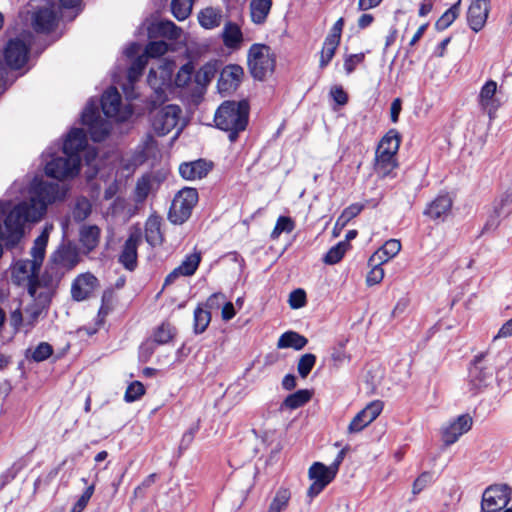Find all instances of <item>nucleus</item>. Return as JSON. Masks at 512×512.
<instances>
[{
	"label": "nucleus",
	"instance_id": "obj_3",
	"mask_svg": "<svg viewBox=\"0 0 512 512\" xmlns=\"http://www.w3.org/2000/svg\"><path fill=\"white\" fill-rule=\"evenodd\" d=\"M250 105L245 99L226 100L220 104L214 115L215 127L228 133L231 143L237 141L239 134L246 130L249 122Z\"/></svg>",
	"mask_w": 512,
	"mask_h": 512
},
{
	"label": "nucleus",
	"instance_id": "obj_38",
	"mask_svg": "<svg viewBox=\"0 0 512 512\" xmlns=\"http://www.w3.org/2000/svg\"><path fill=\"white\" fill-rule=\"evenodd\" d=\"M219 69L218 61H209L204 64L195 74V81L200 85H207L215 77Z\"/></svg>",
	"mask_w": 512,
	"mask_h": 512
},
{
	"label": "nucleus",
	"instance_id": "obj_17",
	"mask_svg": "<svg viewBox=\"0 0 512 512\" xmlns=\"http://www.w3.org/2000/svg\"><path fill=\"white\" fill-rule=\"evenodd\" d=\"M453 206V199L448 193H440L435 199L429 202L423 214L433 221H445L450 215Z\"/></svg>",
	"mask_w": 512,
	"mask_h": 512
},
{
	"label": "nucleus",
	"instance_id": "obj_29",
	"mask_svg": "<svg viewBox=\"0 0 512 512\" xmlns=\"http://www.w3.org/2000/svg\"><path fill=\"white\" fill-rule=\"evenodd\" d=\"M48 244V233L43 231L33 243L31 248V256H32V265L34 269H40L45 257L46 247Z\"/></svg>",
	"mask_w": 512,
	"mask_h": 512
},
{
	"label": "nucleus",
	"instance_id": "obj_56",
	"mask_svg": "<svg viewBox=\"0 0 512 512\" xmlns=\"http://www.w3.org/2000/svg\"><path fill=\"white\" fill-rule=\"evenodd\" d=\"M193 73H194V67L192 64L187 63V64L183 65L179 69V71L175 77V84L178 87H185L191 81Z\"/></svg>",
	"mask_w": 512,
	"mask_h": 512
},
{
	"label": "nucleus",
	"instance_id": "obj_26",
	"mask_svg": "<svg viewBox=\"0 0 512 512\" xmlns=\"http://www.w3.org/2000/svg\"><path fill=\"white\" fill-rule=\"evenodd\" d=\"M308 343V339L295 331H286L278 339L279 349L293 348L296 351L302 350Z\"/></svg>",
	"mask_w": 512,
	"mask_h": 512
},
{
	"label": "nucleus",
	"instance_id": "obj_52",
	"mask_svg": "<svg viewBox=\"0 0 512 512\" xmlns=\"http://www.w3.org/2000/svg\"><path fill=\"white\" fill-rule=\"evenodd\" d=\"M316 361L317 357L312 353H306L300 357L297 365V371L301 378L304 379L310 374L316 364Z\"/></svg>",
	"mask_w": 512,
	"mask_h": 512
},
{
	"label": "nucleus",
	"instance_id": "obj_1",
	"mask_svg": "<svg viewBox=\"0 0 512 512\" xmlns=\"http://www.w3.org/2000/svg\"><path fill=\"white\" fill-rule=\"evenodd\" d=\"M31 197L21 201L8 212L10 201L0 200V216L5 215L4 226L8 231L7 246H17L24 235L26 222H38L45 215L49 204L62 200L65 192L58 183L44 181L35 177L30 187Z\"/></svg>",
	"mask_w": 512,
	"mask_h": 512
},
{
	"label": "nucleus",
	"instance_id": "obj_64",
	"mask_svg": "<svg viewBox=\"0 0 512 512\" xmlns=\"http://www.w3.org/2000/svg\"><path fill=\"white\" fill-rule=\"evenodd\" d=\"M226 301V296L222 292H216L210 295L206 302L202 304L205 310H218Z\"/></svg>",
	"mask_w": 512,
	"mask_h": 512
},
{
	"label": "nucleus",
	"instance_id": "obj_51",
	"mask_svg": "<svg viewBox=\"0 0 512 512\" xmlns=\"http://www.w3.org/2000/svg\"><path fill=\"white\" fill-rule=\"evenodd\" d=\"M168 51V44L164 40L150 41L145 47L144 56L146 58H158Z\"/></svg>",
	"mask_w": 512,
	"mask_h": 512
},
{
	"label": "nucleus",
	"instance_id": "obj_2",
	"mask_svg": "<svg viewBox=\"0 0 512 512\" xmlns=\"http://www.w3.org/2000/svg\"><path fill=\"white\" fill-rule=\"evenodd\" d=\"M87 146V135L83 128L73 127L67 133L62 145L64 156H53L46 163L45 173L56 180L73 178L80 171V152Z\"/></svg>",
	"mask_w": 512,
	"mask_h": 512
},
{
	"label": "nucleus",
	"instance_id": "obj_31",
	"mask_svg": "<svg viewBox=\"0 0 512 512\" xmlns=\"http://www.w3.org/2000/svg\"><path fill=\"white\" fill-rule=\"evenodd\" d=\"M401 249V243L399 240L390 239L384 243L372 256L371 262L379 260L383 263H387L391 258L395 257Z\"/></svg>",
	"mask_w": 512,
	"mask_h": 512
},
{
	"label": "nucleus",
	"instance_id": "obj_32",
	"mask_svg": "<svg viewBox=\"0 0 512 512\" xmlns=\"http://www.w3.org/2000/svg\"><path fill=\"white\" fill-rule=\"evenodd\" d=\"M222 14L220 9L206 7L198 14L199 24L205 29H214L221 24Z\"/></svg>",
	"mask_w": 512,
	"mask_h": 512
},
{
	"label": "nucleus",
	"instance_id": "obj_53",
	"mask_svg": "<svg viewBox=\"0 0 512 512\" xmlns=\"http://www.w3.org/2000/svg\"><path fill=\"white\" fill-rule=\"evenodd\" d=\"M91 214V204L86 199L83 198L78 200L72 210V217L75 222L80 223L89 217Z\"/></svg>",
	"mask_w": 512,
	"mask_h": 512
},
{
	"label": "nucleus",
	"instance_id": "obj_35",
	"mask_svg": "<svg viewBox=\"0 0 512 512\" xmlns=\"http://www.w3.org/2000/svg\"><path fill=\"white\" fill-rule=\"evenodd\" d=\"M461 1L458 0L455 2L449 9H447L440 18L435 22V29L438 32H442L446 30L448 27L452 25V23L459 17L460 15V6Z\"/></svg>",
	"mask_w": 512,
	"mask_h": 512
},
{
	"label": "nucleus",
	"instance_id": "obj_19",
	"mask_svg": "<svg viewBox=\"0 0 512 512\" xmlns=\"http://www.w3.org/2000/svg\"><path fill=\"white\" fill-rule=\"evenodd\" d=\"M473 424L469 414L459 415L442 429V440L446 446L454 444L461 435L468 432Z\"/></svg>",
	"mask_w": 512,
	"mask_h": 512
},
{
	"label": "nucleus",
	"instance_id": "obj_27",
	"mask_svg": "<svg viewBox=\"0 0 512 512\" xmlns=\"http://www.w3.org/2000/svg\"><path fill=\"white\" fill-rule=\"evenodd\" d=\"M376 169L383 174L388 176L393 169L398 166L396 160V154L387 150H376Z\"/></svg>",
	"mask_w": 512,
	"mask_h": 512
},
{
	"label": "nucleus",
	"instance_id": "obj_47",
	"mask_svg": "<svg viewBox=\"0 0 512 512\" xmlns=\"http://www.w3.org/2000/svg\"><path fill=\"white\" fill-rule=\"evenodd\" d=\"M384 263L375 260V262H371V257L368 260V266L371 267V270L368 272L366 276V284L368 286H373L376 284H379L383 278H384V269L382 268V265Z\"/></svg>",
	"mask_w": 512,
	"mask_h": 512
},
{
	"label": "nucleus",
	"instance_id": "obj_43",
	"mask_svg": "<svg viewBox=\"0 0 512 512\" xmlns=\"http://www.w3.org/2000/svg\"><path fill=\"white\" fill-rule=\"evenodd\" d=\"M290 498L291 493L289 489L280 487L270 503L268 512H281L288 506Z\"/></svg>",
	"mask_w": 512,
	"mask_h": 512
},
{
	"label": "nucleus",
	"instance_id": "obj_54",
	"mask_svg": "<svg viewBox=\"0 0 512 512\" xmlns=\"http://www.w3.org/2000/svg\"><path fill=\"white\" fill-rule=\"evenodd\" d=\"M145 394V387L140 381L131 382L124 394V400L132 403L139 400Z\"/></svg>",
	"mask_w": 512,
	"mask_h": 512
},
{
	"label": "nucleus",
	"instance_id": "obj_16",
	"mask_svg": "<svg viewBox=\"0 0 512 512\" xmlns=\"http://www.w3.org/2000/svg\"><path fill=\"white\" fill-rule=\"evenodd\" d=\"M491 0H473L466 13L467 24L474 32L481 31L490 12Z\"/></svg>",
	"mask_w": 512,
	"mask_h": 512
},
{
	"label": "nucleus",
	"instance_id": "obj_15",
	"mask_svg": "<svg viewBox=\"0 0 512 512\" xmlns=\"http://www.w3.org/2000/svg\"><path fill=\"white\" fill-rule=\"evenodd\" d=\"M308 474L313 481L307 491L310 498L318 496L334 480L328 472V467L321 462H314L310 466Z\"/></svg>",
	"mask_w": 512,
	"mask_h": 512
},
{
	"label": "nucleus",
	"instance_id": "obj_57",
	"mask_svg": "<svg viewBox=\"0 0 512 512\" xmlns=\"http://www.w3.org/2000/svg\"><path fill=\"white\" fill-rule=\"evenodd\" d=\"M509 212L503 213L499 209H496V207L493 206L492 213L488 216L483 229L482 233H487L491 231H495L498 226L500 225V218L502 215H508Z\"/></svg>",
	"mask_w": 512,
	"mask_h": 512
},
{
	"label": "nucleus",
	"instance_id": "obj_25",
	"mask_svg": "<svg viewBox=\"0 0 512 512\" xmlns=\"http://www.w3.org/2000/svg\"><path fill=\"white\" fill-rule=\"evenodd\" d=\"M101 230L96 225L83 226L80 230V243L85 249V253L92 252L99 243Z\"/></svg>",
	"mask_w": 512,
	"mask_h": 512
},
{
	"label": "nucleus",
	"instance_id": "obj_5",
	"mask_svg": "<svg viewBox=\"0 0 512 512\" xmlns=\"http://www.w3.org/2000/svg\"><path fill=\"white\" fill-rule=\"evenodd\" d=\"M199 196L196 188L184 187L175 196L168 213V220L175 225H182L192 214L198 203Z\"/></svg>",
	"mask_w": 512,
	"mask_h": 512
},
{
	"label": "nucleus",
	"instance_id": "obj_24",
	"mask_svg": "<svg viewBox=\"0 0 512 512\" xmlns=\"http://www.w3.org/2000/svg\"><path fill=\"white\" fill-rule=\"evenodd\" d=\"M222 39L227 48L232 50L239 49L243 42V33L238 24L228 21L224 25Z\"/></svg>",
	"mask_w": 512,
	"mask_h": 512
},
{
	"label": "nucleus",
	"instance_id": "obj_23",
	"mask_svg": "<svg viewBox=\"0 0 512 512\" xmlns=\"http://www.w3.org/2000/svg\"><path fill=\"white\" fill-rule=\"evenodd\" d=\"M102 112L107 118H115L120 112L122 98L117 88L110 86L100 100Z\"/></svg>",
	"mask_w": 512,
	"mask_h": 512
},
{
	"label": "nucleus",
	"instance_id": "obj_40",
	"mask_svg": "<svg viewBox=\"0 0 512 512\" xmlns=\"http://www.w3.org/2000/svg\"><path fill=\"white\" fill-rule=\"evenodd\" d=\"M211 321V312L205 310L201 304H199L194 310V324L193 330L195 334L203 333Z\"/></svg>",
	"mask_w": 512,
	"mask_h": 512
},
{
	"label": "nucleus",
	"instance_id": "obj_58",
	"mask_svg": "<svg viewBox=\"0 0 512 512\" xmlns=\"http://www.w3.org/2000/svg\"><path fill=\"white\" fill-rule=\"evenodd\" d=\"M288 303L292 309H300L307 304V295L304 289H294L288 299Z\"/></svg>",
	"mask_w": 512,
	"mask_h": 512
},
{
	"label": "nucleus",
	"instance_id": "obj_49",
	"mask_svg": "<svg viewBox=\"0 0 512 512\" xmlns=\"http://www.w3.org/2000/svg\"><path fill=\"white\" fill-rule=\"evenodd\" d=\"M339 44V42L325 38L319 62L321 69H324L331 62Z\"/></svg>",
	"mask_w": 512,
	"mask_h": 512
},
{
	"label": "nucleus",
	"instance_id": "obj_28",
	"mask_svg": "<svg viewBox=\"0 0 512 512\" xmlns=\"http://www.w3.org/2000/svg\"><path fill=\"white\" fill-rule=\"evenodd\" d=\"M312 398V392L308 389H300L294 393L289 394L281 403L280 409L295 410L310 401Z\"/></svg>",
	"mask_w": 512,
	"mask_h": 512
},
{
	"label": "nucleus",
	"instance_id": "obj_37",
	"mask_svg": "<svg viewBox=\"0 0 512 512\" xmlns=\"http://www.w3.org/2000/svg\"><path fill=\"white\" fill-rule=\"evenodd\" d=\"M401 135L396 129H390L380 140L376 150H387L397 153L400 147Z\"/></svg>",
	"mask_w": 512,
	"mask_h": 512
},
{
	"label": "nucleus",
	"instance_id": "obj_22",
	"mask_svg": "<svg viewBox=\"0 0 512 512\" xmlns=\"http://www.w3.org/2000/svg\"><path fill=\"white\" fill-rule=\"evenodd\" d=\"M213 163L206 159H197L191 162H183L179 166V174L185 180L202 179L212 170Z\"/></svg>",
	"mask_w": 512,
	"mask_h": 512
},
{
	"label": "nucleus",
	"instance_id": "obj_63",
	"mask_svg": "<svg viewBox=\"0 0 512 512\" xmlns=\"http://www.w3.org/2000/svg\"><path fill=\"white\" fill-rule=\"evenodd\" d=\"M364 59H365V53H363V52L347 55L344 59L345 72L348 75L353 73L355 71L357 65L364 62Z\"/></svg>",
	"mask_w": 512,
	"mask_h": 512
},
{
	"label": "nucleus",
	"instance_id": "obj_50",
	"mask_svg": "<svg viewBox=\"0 0 512 512\" xmlns=\"http://www.w3.org/2000/svg\"><path fill=\"white\" fill-rule=\"evenodd\" d=\"M294 228L295 223L291 217L279 216V218L276 221V225L271 232L270 238L272 240H276L283 232L290 233L294 230Z\"/></svg>",
	"mask_w": 512,
	"mask_h": 512
},
{
	"label": "nucleus",
	"instance_id": "obj_34",
	"mask_svg": "<svg viewBox=\"0 0 512 512\" xmlns=\"http://www.w3.org/2000/svg\"><path fill=\"white\" fill-rule=\"evenodd\" d=\"M272 0H252L251 19L255 24H263L271 10Z\"/></svg>",
	"mask_w": 512,
	"mask_h": 512
},
{
	"label": "nucleus",
	"instance_id": "obj_36",
	"mask_svg": "<svg viewBox=\"0 0 512 512\" xmlns=\"http://www.w3.org/2000/svg\"><path fill=\"white\" fill-rule=\"evenodd\" d=\"M177 334V329L170 322L164 321L153 332V340L158 345L169 343Z\"/></svg>",
	"mask_w": 512,
	"mask_h": 512
},
{
	"label": "nucleus",
	"instance_id": "obj_48",
	"mask_svg": "<svg viewBox=\"0 0 512 512\" xmlns=\"http://www.w3.org/2000/svg\"><path fill=\"white\" fill-rule=\"evenodd\" d=\"M62 274L58 271V269L53 265L48 266L43 274L41 275V284L42 287L47 289H52L57 287L60 282Z\"/></svg>",
	"mask_w": 512,
	"mask_h": 512
},
{
	"label": "nucleus",
	"instance_id": "obj_6",
	"mask_svg": "<svg viewBox=\"0 0 512 512\" xmlns=\"http://www.w3.org/2000/svg\"><path fill=\"white\" fill-rule=\"evenodd\" d=\"M80 121L88 127L90 138L93 142H102L110 134V125L101 118L98 101L90 98L84 107Z\"/></svg>",
	"mask_w": 512,
	"mask_h": 512
},
{
	"label": "nucleus",
	"instance_id": "obj_61",
	"mask_svg": "<svg viewBox=\"0 0 512 512\" xmlns=\"http://www.w3.org/2000/svg\"><path fill=\"white\" fill-rule=\"evenodd\" d=\"M433 481V474L431 472L425 471L421 473L414 481L412 492L414 495L419 494L423 491L430 483Z\"/></svg>",
	"mask_w": 512,
	"mask_h": 512
},
{
	"label": "nucleus",
	"instance_id": "obj_18",
	"mask_svg": "<svg viewBox=\"0 0 512 512\" xmlns=\"http://www.w3.org/2000/svg\"><path fill=\"white\" fill-rule=\"evenodd\" d=\"M497 83L494 80H488L481 87L478 95V104L481 110L488 114L490 119L495 117V114L501 106L500 100L496 96Z\"/></svg>",
	"mask_w": 512,
	"mask_h": 512
},
{
	"label": "nucleus",
	"instance_id": "obj_62",
	"mask_svg": "<svg viewBox=\"0 0 512 512\" xmlns=\"http://www.w3.org/2000/svg\"><path fill=\"white\" fill-rule=\"evenodd\" d=\"M146 64L147 58L144 55L136 57L128 69L129 79L132 80L139 77L142 74L143 70L145 69Z\"/></svg>",
	"mask_w": 512,
	"mask_h": 512
},
{
	"label": "nucleus",
	"instance_id": "obj_30",
	"mask_svg": "<svg viewBox=\"0 0 512 512\" xmlns=\"http://www.w3.org/2000/svg\"><path fill=\"white\" fill-rule=\"evenodd\" d=\"M149 37L162 36L175 40L179 37V28L172 21H159L148 29Z\"/></svg>",
	"mask_w": 512,
	"mask_h": 512
},
{
	"label": "nucleus",
	"instance_id": "obj_46",
	"mask_svg": "<svg viewBox=\"0 0 512 512\" xmlns=\"http://www.w3.org/2000/svg\"><path fill=\"white\" fill-rule=\"evenodd\" d=\"M29 352L30 349L26 351V358L39 363L47 360L53 354L54 349L48 342H40L30 356L28 354Z\"/></svg>",
	"mask_w": 512,
	"mask_h": 512
},
{
	"label": "nucleus",
	"instance_id": "obj_12",
	"mask_svg": "<svg viewBox=\"0 0 512 512\" xmlns=\"http://www.w3.org/2000/svg\"><path fill=\"white\" fill-rule=\"evenodd\" d=\"M56 4L53 0L39 7L32 15V27L37 33H51L57 26Z\"/></svg>",
	"mask_w": 512,
	"mask_h": 512
},
{
	"label": "nucleus",
	"instance_id": "obj_59",
	"mask_svg": "<svg viewBox=\"0 0 512 512\" xmlns=\"http://www.w3.org/2000/svg\"><path fill=\"white\" fill-rule=\"evenodd\" d=\"M345 342H340L338 348H334L331 353V360L336 368L342 366L345 362H349L351 357L345 351Z\"/></svg>",
	"mask_w": 512,
	"mask_h": 512
},
{
	"label": "nucleus",
	"instance_id": "obj_42",
	"mask_svg": "<svg viewBox=\"0 0 512 512\" xmlns=\"http://www.w3.org/2000/svg\"><path fill=\"white\" fill-rule=\"evenodd\" d=\"M350 247V244L346 241H340L333 247H331L328 252L323 257L324 263L328 265H333L338 263L343 256L345 255L347 249Z\"/></svg>",
	"mask_w": 512,
	"mask_h": 512
},
{
	"label": "nucleus",
	"instance_id": "obj_60",
	"mask_svg": "<svg viewBox=\"0 0 512 512\" xmlns=\"http://www.w3.org/2000/svg\"><path fill=\"white\" fill-rule=\"evenodd\" d=\"M156 342L154 340H147L139 347L138 358L141 363H147L156 349Z\"/></svg>",
	"mask_w": 512,
	"mask_h": 512
},
{
	"label": "nucleus",
	"instance_id": "obj_13",
	"mask_svg": "<svg viewBox=\"0 0 512 512\" xmlns=\"http://www.w3.org/2000/svg\"><path fill=\"white\" fill-rule=\"evenodd\" d=\"M141 241L142 234L141 231L137 229L129 234L123 245L118 261L123 265L125 269L129 271H134L137 267V251Z\"/></svg>",
	"mask_w": 512,
	"mask_h": 512
},
{
	"label": "nucleus",
	"instance_id": "obj_21",
	"mask_svg": "<svg viewBox=\"0 0 512 512\" xmlns=\"http://www.w3.org/2000/svg\"><path fill=\"white\" fill-rule=\"evenodd\" d=\"M99 281L92 273L87 272L77 276L71 286V296L75 301H84L90 297Z\"/></svg>",
	"mask_w": 512,
	"mask_h": 512
},
{
	"label": "nucleus",
	"instance_id": "obj_4",
	"mask_svg": "<svg viewBox=\"0 0 512 512\" xmlns=\"http://www.w3.org/2000/svg\"><path fill=\"white\" fill-rule=\"evenodd\" d=\"M266 44L255 43L248 50L247 63L251 76L258 81H264L267 75L274 72L276 59L270 53Z\"/></svg>",
	"mask_w": 512,
	"mask_h": 512
},
{
	"label": "nucleus",
	"instance_id": "obj_7",
	"mask_svg": "<svg viewBox=\"0 0 512 512\" xmlns=\"http://www.w3.org/2000/svg\"><path fill=\"white\" fill-rule=\"evenodd\" d=\"M489 352L477 354L470 362L468 368V383L473 394L488 386L494 374V367L488 361Z\"/></svg>",
	"mask_w": 512,
	"mask_h": 512
},
{
	"label": "nucleus",
	"instance_id": "obj_10",
	"mask_svg": "<svg viewBox=\"0 0 512 512\" xmlns=\"http://www.w3.org/2000/svg\"><path fill=\"white\" fill-rule=\"evenodd\" d=\"M30 45L22 38L15 37L8 40L3 51L4 70L10 68L18 70L22 68L28 61Z\"/></svg>",
	"mask_w": 512,
	"mask_h": 512
},
{
	"label": "nucleus",
	"instance_id": "obj_20",
	"mask_svg": "<svg viewBox=\"0 0 512 512\" xmlns=\"http://www.w3.org/2000/svg\"><path fill=\"white\" fill-rule=\"evenodd\" d=\"M50 261L54 265L72 270L80 261L79 249L72 242L61 244L51 255Z\"/></svg>",
	"mask_w": 512,
	"mask_h": 512
},
{
	"label": "nucleus",
	"instance_id": "obj_44",
	"mask_svg": "<svg viewBox=\"0 0 512 512\" xmlns=\"http://www.w3.org/2000/svg\"><path fill=\"white\" fill-rule=\"evenodd\" d=\"M193 0H172L171 12L179 20H185L191 13Z\"/></svg>",
	"mask_w": 512,
	"mask_h": 512
},
{
	"label": "nucleus",
	"instance_id": "obj_14",
	"mask_svg": "<svg viewBox=\"0 0 512 512\" xmlns=\"http://www.w3.org/2000/svg\"><path fill=\"white\" fill-rule=\"evenodd\" d=\"M382 410L383 403L380 400L372 401L353 417L348 426V432L358 433L362 431L380 415Z\"/></svg>",
	"mask_w": 512,
	"mask_h": 512
},
{
	"label": "nucleus",
	"instance_id": "obj_39",
	"mask_svg": "<svg viewBox=\"0 0 512 512\" xmlns=\"http://www.w3.org/2000/svg\"><path fill=\"white\" fill-rule=\"evenodd\" d=\"M201 262V253L194 252L185 256L182 263L177 267V271L183 276H192L197 271Z\"/></svg>",
	"mask_w": 512,
	"mask_h": 512
},
{
	"label": "nucleus",
	"instance_id": "obj_11",
	"mask_svg": "<svg viewBox=\"0 0 512 512\" xmlns=\"http://www.w3.org/2000/svg\"><path fill=\"white\" fill-rule=\"evenodd\" d=\"M244 69L238 64H228L220 72L217 82L218 92L222 96L234 93L242 83Z\"/></svg>",
	"mask_w": 512,
	"mask_h": 512
},
{
	"label": "nucleus",
	"instance_id": "obj_9",
	"mask_svg": "<svg viewBox=\"0 0 512 512\" xmlns=\"http://www.w3.org/2000/svg\"><path fill=\"white\" fill-rule=\"evenodd\" d=\"M181 109L178 105L168 104L159 109L152 110L151 125L158 136L167 135L178 123Z\"/></svg>",
	"mask_w": 512,
	"mask_h": 512
},
{
	"label": "nucleus",
	"instance_id": "obj_33",
	"mask_svg": "<svg viewBox=\"0 0 512 512\" xmlns=\"http://www.w3.org/2000/svg\"><path fill=\"white\" fill-rule=\"evenodd\" d=\"M39 271L40 269H34L31 260H19L15 264L12 271L13 282L20 285L26 281V279L29 278L31 274H39Z\"/></svg>",
	"mask_w": 512,
	"mask_h": 512
},
{
	"label": "nucleus",
	"instance_id": "obj_55",
	"mask_svg": "<svg viewBox=\"0 0 512 512\" xmlns=\"http://www.w3.org/2000/svg\"><path fill=\"white\" fill-rule=\"evenodd\" d=\"M200 429V420L192 424L189 429L182 435L179 443V451L182 453L186 451L194 441L195 435Z\"/></svg>",
	"mask_w": 512,
	"mask_h": 512
},
{
	"label": "nucleus",
	"instance_id": "obj_45",
	"mask_svg": "<svg viewBox=\"0 0 512 512\" xmlns=\"http://www.w3.org/2000/svg\"><path fill=\"white\" fill-rule=\"evenodd\" d=\"M113 299L114 292L112 289L104 290L101 298V306L97 315V324H102L104 322L105 317L112 311L113 309Z\"/></svg>",
	"mask_w": 512,
	"mask_h": 512
},
{
	"label": "nucleus",
	"instance_id": "obj_8",
	"mask_svg": "<svg viewBox=\"0 0 512 512\" xmlns=\"http://www.w3.org/2000/svg\"><path fill=\"white\" fill-rule=\"evenodd\" d=\"M512 499V487L508 484H492L482 494L481 511L499 512L506 508Z\"/></svg>",
	"mask_w": 512,
	"mask_h": 512
},
{
	"label": "nucleus",
	"instance_id": "obj_41",
	"mask_svg": "<svg viewBox=\"0 0 512 512\" xmlns=\"http://www.w3.org/2000/svg\"><path fill=\"white\" fill-rule=\"evenodd\" d=\"M145 239L148 244L155 246L163 243V236L160 230V222L155 219H149L145 227Z\"/></svg>",
	"mask_w": 512,
	"mask_h": 512
}]
</instances>
